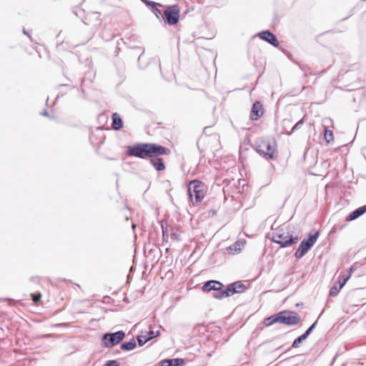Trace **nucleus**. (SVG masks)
<instances>
[{
	"instance_id": "nucleus-1",
	"label": "nucleus",
	"mask_w": 366,
	"mask_h": 366,
	"mask_svg": "<svg viewBox=\"0 0 366 366\" xmlns=\"http://www.w3.org/2000/svg\"><path fill=\"white\" fill-rule=\"evenodd\" d=\"M169 148L155 143H137L129 146L127 155L139 159L152 158L157 156L169 155Z\"/></svg>"
},
{
	"instance_id": "nucleus-2",
	"label": "nucleus",
	"mask_w": 366,
	"mask_h": 366,
	"mask_svg": "<svg viewBox=\"0 0 366 366\" xmlns=\"http://www.w3.org/2000/svg\"><path fill=\"white\" fill-rule=\"evenodd\" d=\"M252 147L267 159H273L277 157L276 142L273 139L257 138Z\"/></svg>"
},
{
	"instance_id": "nucleus-3",
	"label": "nucleus",
	"mask_w": 366,
	"mask_h": 366,
	"mask_svg": "<svg viewBox=\"0 0 366 366\" xmlns=\"http://www.w3.org/2000/svg\"><path fill=\"white\" fill-rule=\"evenodd\" d=\"M206 186L199 180H192L188 185V195L194 205L201 202L205 194Z\"/></svg>"
},
{
	"instance_id": "nucleus-4",
	"label": "nucleus",
	"mask_w": 366,
	"mask_h": 366,
	"mask_svg": "<svg viewBox=\"0 0 366 366\" xmlns=\"http://www.w3.org/2000/svg\"><path fill=\"white\" fill-rule=\"evenodd\" d=\"M272 241L278 244L280 247H287L292 246L298 242L297 237L290 235L289 232H285L282 228L278 229L273 232Z\"/></svg>"
},
{
	"instance_id": "nucleus-5",
	"label": "nucleus",
	"mask_w": 366,
	"mask_h": 366,
	"mask_svg": "<svg viewBox=\"0 0 366 366\" xmlns=\"http://www.w3.org/2000/svg\"><path fill=\"white\" fill-rule=\"evenodd\" d=\"M125 337V332L119 330L115 332H107L102 337V346L110 348L119 344Z\"/></svg>"
},
{
	"instance_id": "nucleus-6",
	"label": "nucleus",
	"mask_w": 366,
	"mask_h": 366,
	"mask_svg": "<svg viewBox=\"0 0 366 366\" xmlns=\"http://www.w3.org/2000/svg\"><path fill=\"white\" fill-rule=\"evenodd\" d=\"M319 232L316 231L313 234L311 232L308 234V239H303L297 249L295 253V257L297 259H300L305 255V254L314 245L319 237Z\"/></svg>"
},
{
	"instance_id": "nucleus-7",
	"label": "nucleus",
	"mask_w": 366,
	"mask_h": 366,
	"mask_svg": "<svg viewBox=\"0 0 366 366\" xmlns=\"http://www.w3.org/2000/svg\"><path fill=\"white\" fill-rule=\"evenodd\" d=\"M280 323L292 326L300 322L301 318L297 312L290 310H283L279 312Z\"/></svg>"
},
{
	"instance_id": "nucleus-8",
	"label": "nucleus",
	"mask_w": 366,
	"mask_h": 366,
	"mask_svg": "<svg viewBox=\"0 0 366 366\" xmlns=\"http://www.w3.org/2000/svg\"><path fill=\"white\" fill-rule=\"evenodd\" d=\"M180 15V9L177 5L168 6L164 12V17L169 25H174L178 23Z\"/></svg>"
},
{
	"instance_id": "nucleus-9",
	"label": "nucleus",
	"mask_w": 366,
	"mask_h": 366,
	"mask_svg": "<svg viewBox=\"0 0 366 366\" xmlns=\"http://www.w3.org/2000/svg\"><path fill=\"white\" fill-rule=\"evenodd\" d=\"M224 287V285L222 282L217 280H209L204 283L202 287V290L204 292H210L212 291L214 292L212 296L216 299H219L216 295H219V292H222V289Z\"/></svg>"
},
{
	"instance_id": "nucleus-10",
	"label": "nucleus",
	"mask_w": 366,
	"mask_h": 366,
	"mask_svg": "<svg viewBox=\"0 0 366 366\" xmlns=\"http://www.w3.org/2000/svg\"><path fill=\"white\" fill-rule=\"evenodd\" d=\"M258 36L275 47L280 45V42L275 35L269 31H262L258 34Z\"/></svg>"
},
{
	"instance_id": "nucleus-11",
	"label": "nucleus",
	"mask_w": 366,
	"mask_h": 366,
	"mask_svg": "<svg viewBox=\"0 0 366 366\" xmlns=\"http://www.w3.org/2000/svg\"><path fill=\"white\" fill-rule=\"evenodd\" d=\"M159 335V331H154L150 327L149 331L147 332L145 334H141L137 337V341L140 346L144 345L147 342L152 340L153 338Z\"/></svg>"
},
{
	"instance_id": "nucleus-12",
	"label": "nucleus",
	"mask_w": 366,
	"mask_h": 366,
	"mask_svg": "<svg viewBox=\"0 0 366 366\" xmlns=\"http://www.w3.org/2000/svg\"><path fill=\"white\" fill-rule=\"evenodd\" d=\"M247 117V122H243L242 120H239L237 124L239 129L242 130H249L253 125V121L259 119L261 116H244Z\"/></svg>"
},
{
	"instance_id": "nucleus-13",
	"label": "nucleus",
	"mask_w": 366,
	"mask_h": 366,
	"mask_svg": "<svg viewBox=\"0 0 366 366\" xmlns=\"http://www.w3.org/2000/svg\"><path fill=\"white\" fill-rule=\"evenodd\" d=\"M236 285L233 283L232 284H229V285H227V288L226 289H222V292H219L217 295H216L217 297H219V300H221L224 297H229L234 294H236L237 293V290H236V287H235Z\"/></svg>"
},
{
	"instance_id": "nucleus-14",
	"label": "nucleus",
	"mask_w": 366,
	"mask_h": 366,
	"mask_svg": "<svg viewBox=\"0 0 366 366\" xmlns=\"http://www.w3.org/2000/svg\"><path fill=\"white\" fill-rule=\"evenodd\" d=\"M185 360L182 358L164 359L160 361L159 366H182Z\"/></svg>"
},
{
	"instance_id": "nucleus-15",
	"label": "nucleus",
	"mask_w": 366,
	"mask_h": 366,
	"mask_svg": "<svg viewBox=\"0 0 366 366\" xmlns=\"http://www.w3.org/2000/svg\"><path fill=\"white\" fill-rule=\"evenodd\" d=\"M149 163L158 172L163 171L166 168L162 158L159 156L150 158Z\"/></svg>"
},
{
	"instance_id": "nucleus-16",
	"label": "nucleus",
	"mask_w": 366,
	"mask_h": 366,
	"mask_svg": "<svg viewBox=\"0 0 366 366\" xmlns=\"http://www.w3.org/2000/svg\"><path fill=\"white\" fill-rule=\"evenodd\" d=\"M366 212V204L356 209H355L353 212H352L349 215L346 217V221L350 222L352 220H355L362 216L363 214Z\"/></svg>"
},
{
	"instance_id": "nucleus-17",
	"label": "nucleus",
	"mask_w": 366,
	"mask_h": 366,
	"mask_svg": "<svg viewBox=\"0 0 366 366\" xmlns=\"http://www.w3.org/2000/svg\"><path fill=\"white\" fill-rule=\"evenodd\" d=\"M355 269L354 268V267L352 266L348 270L346 271L345 274H343L340 277V279L339 280L340 288H342L345 285V283L350 279V277L352 275V273L353 272V271H355Z\"/></svg>"
},
{
	"instance_id": "nucleus-18",
	"label": "nucleus",
	"mask_w": 366,
	"mask_h": 366,
	"mask_svg": "<svg viewBox=\"0 0 366 366\" xmlns=\"http://www.w3.org/2000/svg\"><path fill=\"white\" fill-rule=\"evenodd\" d=\"M112 117V128L114 130H119L123 127V121L120 116Z\"/></svg>"
},
{
	"instance_id": "nucleus-19",
	"label": "nucleus",
	"mask_w": 366,
	"mask_h": 366,
	"mask_svg": "<svg viewBox=\"0 0 366 366\" xmlns=\"http://www.w3.org/2000/svg\"><path fill=\"white\" fill-rule=\"evenodd\" d=\"M277 322L280 323L279 312L265 318L263 322L264 326H266V327H269V326L274 325V323H277Z\"/></svg>"
},
{
	"instance_id": "nucleus-20",
	"label": "nucleus",
	"mask_w": 366,
	"mask_h": 366,
	"mask_svg": "<svg viewBox=\"0 0 366 366\" xmlns=\"http://www.w3.org/2000/svg\"><path fill=\"white\" fill-rule=\"evenodd\" d=\"M137 346L136 340L132 338L127 342H123L121 344V349L124 351H130L134 350Z\"/></svg>"
},
{
	"instance_id": "nucleus-21",
	"label": "nucleus",
	"mask_w": 366,
	"mask_h": 366,
	"mask_svg": "<svg viewBox=\"0 0 366 366\" xmlns=\"http://www.w3.org/2000/svg\"><path fill=\"white\" fill-rule=\"evenodd\" d=\"M259 112H264L263 105L260 102H256L253 104L252 114H259Z\"/></svg>"
},
{
	"instance_id": "nucleus-22",
	"label": "nucleus",
	"mask_w": 366,
	"mask_h": 366,
	"mask_svg": "<svg viewBox=\"0 0 366 366\" xmlns=\"http://www.w3.org/2000/svg\"><path fill=\"white\" fill-rule=\"evenodd\" d=\"M324 139L327 144H330L334 140L332 132L327 127H325L324 129Z\"/></svg>"
},
{
	"instance_id": "nucleus-23",
	"label": "nucleus",
	"mask_w": 366,
	"mask_h": 366,
	"mask_svg": "<svg viewBox=\"0 0 366 366\" xmlns=\"http://www.w3.org/2000/svg\"><path fill=\"white\" fill-rule=\"evenodd\" d=\"M307 338V337L303 333L302 335L299 336L297 338H296L292 344V347L293 348H297L300 346V345Z\"/></svg>"
},
{
	"instance_id": "nucleus-24",
	"label": "nucleus",
	"mask_w": 366,
	"mask_h": 366,
	"mask_svg": "<svg viewBox=\"0 0 366 366\" xmlns=\"http://www.w3.org/2000/svg\"><path fill=\"white\" fill-rule=\"evenodd\" d=\"M147 4L152 6L153 9V12L158 18L159 17L160 15H162L161 10L156 7L157 5H159L158 4H156L154 2L147 1Z\"/></svg>"
},
{
	"instance_id": "nucleus-25",
	"label": "nucleus",
	"mask_w": 366,
	"mask_h": 366,
	"mask_svg": "<svg viewBox=\"0 0 366 366\" xmlns=\"http://www.w3.org/2000/svg\"><path fill=\"white\" fill-rule=\"evenodd\" d=\"M234 284L236 285L235 287L237 290V293L243 292L246 290V286L240 282H235Z\"/></svg>"
},
{
	"instance_id": "nucleus-26",
	"label": "nucleus",
	"mask_w": 366,
	"mask_h": 366,
	"mask_svg": "<svg viewBox=\"0 0 366 366\" xmlns=\"http://www.w3.org/2000/svg\"><path fill=\"white\" fill-rule=\"evenodd\" d=\"M303 124H304V119L299 120L295 125L292 126V127L291 129V132L290 133L300 129Z\"/></svg>"
},
{
	"instance_id": "nucleus-27",
	"label": "nucleus",
	"mask_w": 366,
	"mask_h": 366,
	"mask_svg": "<svg viewBox=\"0 0 366 366\" xmlns=\"http://www.w3.org/2000/svg\"><path fill=\"white\" fill-rule=\"evenodd\" d=\"M162 230V239L164 241H167L169 238V234L167 233V228L164 227L163 224L161 225Z\"/></svg>"
},
{
	"instance_id": "nucleus-28",
	"label": "nucleus",
	"mask_w": 366,
	"mask_h": 366,
	"mask_svg": "<svg viewBox=\"0 0 366 366\" xmlns=\"http://www.w3.org/2000/svg\"><path fill=\"white\" fill-rule=\"evenodd\" d=\"M317 321L316 320L312 325L304 332V334L308 337V336L312 333L317 325Z\"/></svg>"
},
{
	"instance_id": "nucleus-29",
	"label": "nucleus",
	"mask_w": 366,
	"mask_h": 366,
	"mask_svg": "<svg viewBox=\"0 0 366 366\" xmlns=\"http://www.w3.org/2000/svg\"><path fill=\"white\" fill-rule=\"evenodd\" d=\"M340 289L341 288H340V287H337V286L332 287L330 290V295L335 296L336 295H337V293L339 292Z\"/></svg>"
},
{
	"instance_id": "nucleus-30",
	"label": "nucleus",
	"mask_w": 366,
	"mask_h": 366,
	"mask_svg": "<svg viewBox=\"0 0 366 366\" xmlns=\"http://www.w3.org/2000/svg\"><path fill=\"white\" fill-rule=\"evenodd\" d=\"M31 296L32 300L34 303L38 302L41 297V293H33V294H31Z\"/></svg>"
},
{
	"instance_id": "nucleus-31",
	"label": "nucleus",
	"mask_w": 366,
	"mask_h": 366,
	"mask_svg": "<svg viewBox=\"0 0 366 366\" xmlns=\"http://www.w3.org/2000/svg\"><path fill=\"white\" fill-rule=\"evenodd\" d=\"M240 244L239 242H235L234 244L231 245L228 249L231 251L239 252L240 251Z\"/></svg>"
},
{
	"instance_id": "nucleus-32",
	"label": "nucleus",
	"mask_w": 366,
	"mask_h": 366,
	"mask_svg": "<svg viewBox=\"0 0 366 366\" xmlns=\"http://www.w3.org/2000/svg\"><path fill=\"white\" fill-rule=\"evenodd\" d=\"M106 366H120V364L114 360H108L106 362Z\"/></svg>"
},
{
	"instance_id": "nucleus-33",
	"label": "nucleus",
	"mask_w": 366,
	"mask_h": 366,
	"mask_svg": "<svg viewBox=\"0 0 366 366\" xmlns=\"http://www.w3.org/2000/svg\"><path fill=\"white\" fill-rule=\"evenodd\" d=\"M94 133L96 134L97 137L99 138L100 142H102V140L104 139V136L102 135V131L100 129H97V130Z\"/></svg>"
},
{
	"instance_id": "nucleus-34",
	"label": "nucleus",
	"mask_w": 366,
	"mask_h": 366,
	"mask_svg": "<svg viewBox=\"0 0 366 366\" xmlns=\"http://www.w3.org/2000/svg\"><path fill=\"white\" fill-rule=\"evenodd\" d=\"M171 238L177 240H180L179 234L177 232H172Z\"/></svg>"
},
{
	"instance_id": "nucleus-35",
	"label": "nucleus",
	"mask_w": 366,
	"mask_h": 366,
	"mask_svg": "<svg viewBox=\"0 0 366 366\" xmlns=\"http://www.w3.org/2000/svg\"><path fill=\"white\" fill-rule=\"evenodd\" d=\"M95 137H96V134L95 133H92L91 137H90V139L92 141V142L93 144H97V143H99V142H97L96 139H95Z\"/></svg>"
},
{
	"instance_id": "nucleus-36",
	"label": "nucleus",
	"mask_w": 366,
	"mask_h": 366,
	"mask_svg": "<svg viewBox=\"0 0 366 366\" xmlns=\"http://www.w3.org/2000/svg\"><path fill=\"white\" fill-rule=\"evenodd\" d=\"M283 122H284V124L286 126L288 123H290V120L285 119H284Z\"/></svg>"
},
{
	"instance_id": "nucleus-37",
	"label": "nucleus",
	"mask_w": 366,
	"mask_h": 366,
	"mask_svg": "<svg viewBox=\"0 0 366 366\" xmlns=\"http://www.w3.org/2000/svg\"><path fill=\"white\" fill-rule=\"evenodd\" d=\"M329 121H330V118H325V119H324V122H325H325H329Z\"/></svg>"
},
{
	"instance_id": "nucleus-38",
	"label": "nucleus",
	"mask_w": 366,
	"mask_h": 366,
	"mask_svg": "<svg viewBox=\"0 0 366 366\" xmlns=\"http://www.w3.org/2000/svg\"><path fill=\"white\" fill-rule=\"evenodd\" d=\"M107 116H104V115H102V116H99V118H102V119H106Z\"/></svg>"
},
{
	"instance_id": "nucleus-39",
	"label": "nucleus",
	"mask_w": 366,
	"mask_h": 366,
	"mask_svg": "<svg viewBox=\"0 0 366 366\" xmlns=\"http://www.w3.org/2000/svg\"><path fill=\"white\" fill-rule=\"evenodd\" d=\"M135 227H136V224H132V228H133V229H135Z\"/></svg>"
},
{
	"instance_id": "nucleus-40",
	"label": "nucleus",
	"mask_w": 366,
	"mask_h": 366,
	"mask_svg": "<svg viewBox=\"0 0 366 366\" xmlns=\"http://www.w3.org/2000/svg\"><path fill=\"white\" fill-rule=\"evenodd\" d=\"M9 302H13L14 300L11 299H6Z\"/></svg>"
},
{
	"instance_id": "nucleus-41",
	"label": "nucleus",
	"mask_w": 366,
	"mask_h": 366,
	"mask_svg": "<svg viewBox=\"0 0 366 366\" xmlns=\"http://www.w3.org/2000/svg\"><path fill=\"white\" fill-rule=\"evenodd\" d=\"M49 117H51V118H54L55 116L54 115H51V116H48Z\"/></svg>"
},
{
	"instance_id": "nucleus-42",
	"label": "nucleus",
	"mask_w": 366,
	"mask_h": 366,
	"mask_svg": "<svg viewBox=\"0 0 366 366\" xmlns=\"http://www.w3.org/2000/svg\"><path fill=\"white\" fill-rule=\"evenodd\" d=\"M362 1H366V0H362Z\"/></svg>"
}]
</instances>
